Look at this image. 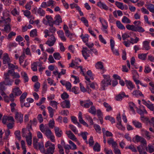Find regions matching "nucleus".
<instances>
[{
	"label": "nucleus",
	"instance_id": "obj_1",
	"mask_svg": "<svg viewBox=\"0 0 154 154\" xmlns=\"http://www.w3.org/2000/svg\"><path fill=\"white\" fill-rule=\"evenodd\" d=\"M44 33L45 34L44 37L47 38L49 36L47 41L45 42V44L49 47L53 46L55 43L56 39L53 34L50 35V32L48 29H46L44 30Z\"/></svg>",
	"mask_w": 154,
	"mask_h": 154
},
{
	"label": "nucleus",
	"instance_id": "obj_2",
	"mask_svg": "<svg viewBox=\"0 0 154 154\" xmlns=\"http://www.w3.org/2000/svg\"><path fill=\"white\" fill-rule=\"evenodd\" d=\"M104 79L102 80L101 83V89L104 90L105 87L111 84V80L109 75H103Z\"/></svg>",
	"mask_w": 154,
	"mask_h": 154
},
{
	"label": "nucleus",
	"instance_id": "obj_3",
	"mask_svg": "<svg viewBox=\"0 0 154 154\" xmlns=\"http://www.w3.org/2000/svg\"><path fill=\"white\" fill-rule=\"evenodd\" d=\"M45 148H48L47 149V152L45 153H48L49 154H53L54 152L55 149V145L51 143L49 141H47L45 144Z\"/></svg>",
	"mask_w": 154,
	"mask_h": 154
},
{
	"label": "nucleus",
	"instance_id": "obj_4",
	"mask_svg": "<svg viewBox=\"0 0 154 154\" xmlns=\"http://www.w3.org/2000/svg\"><path fill=\"white\" fill-rule=\"evenodd\" d=\"M126 28L129 30L139 32H143L145 30L141 26H136L133 25L127 24L126 26Z\"/></svg>",
	"mask_w": 154,
	"mask_h": 154
},
{
	"label": "nucleus",
	"instance_id": "obj_5",
	"mask_svg": "<svg viewBox=\"0 0 154 154\" xmlns=\"http://www.w3.org/2000/svg\"><path fill=\"white\" fill-rule=\"evenodd\" d=\"M48 139L50 140L53 142L55 141V136L51 131L48 128H45V130L43 133Z\"/></svg>",
	"mask_w": 154,
	"mask_h": 154
},
{
	"label": "nucleus",
	"instance_id": "obj_6",
	"mask_svg": "<svg viewBox=\"0 0 154 154\" xmlns=\"http://www.w3.org/2000/svg\"><path fill=\"white\" fill-rule=\"evenodd\" d=\"M133 141L135 143L139 142H140L143 145L147 144V142L145 139L139 136L138 135H136L132 139Z\"/></svg>",
	"mask_w": 154,
	"mask_h": 154
},
{
	"label": "nucleus",
	"instance_id": "obj_7",
	"mask_svg": "<svg viewBox=\"0 0 154 154\" xmlns=\"http://www.w3.org/2000/svg\"><path fill=\"white\" fill-rule=\"evenodd\" d=\"M143 104L146 106L151 111H153L154 110V105L152 104L149 100L146 101L144 100H142Z\"/></svg>",
	"mask_w": 154,
	"mask_h": 154
},
{
	"label": "nucleus",
	"instance_id": "obj_8",
	"mask_svg": "<svg viewBox=\"0 0 154 154\" xmlns=\"http://www.w3.org/2000/svg\"><path fill=\"white\" fill-rule=\"evenodd\" d=\"M15 96L13 94L11 93L9 96L5 95L3 97L5 101L7 103H9L10 101L13 102L14 100V97Z\"/></svg>",
	"mask_w": 154,
	"mask_h": 154
},
{
	"label": "nucleus",
	"instance_id": "obj_9",
	"mask_svg": "<svg viewBox=\"0 0 154 154\" xmlns=\"http://www.w3.org/2000/svg\"><path fill=\"white\" fill-rule=\"evenodd\" d=\"M141 134L142 135L145 137L147 140H149L153 137V136L150 134L148 131L144 129H142L141 130Z\"/></svg>",
	"mask_w": 154,
	"mask_h": 154
},
{
	"label": "nucleus",
	"instance_id": "obj_10",
	"mask_svg": "<svg viewBox=\"0 0 154 154\" xmlns=\"http://www.w3.org/2000/svg\"><path fill=\"white\" fill-rule=\"evenodd\" d=\"M15 118L17 122H22L23 119V116L20 112H18V111L15 112Z\"/></svg>",
	"mask_w": 154,
	"mask_h": 154
},
{
	"label": "nucleus",
	"instance_id": "obj_11",
	"mask_svg": "<svg viewBox=\"0 0 154 154\" xmlns=\"http://www.w3.org/2000/svg\"><path fill=\"white\" fill-rule=\"evenodd\" d=\"M60 105L63 108H69L70 107V101L69 100H65L62 102Z\"/></svg>",
	"mask_w": 154,
	"mask_h": 154
},
{
	"label": "nucleus",
	"instance_id": "obj_12",
	"mask_svg": "<svg viewBox=\"0 0 154 154\" xmlns=\"http://www.w3.org/2000/svg\"><path fill=\"white\" fill-rule=\"evenodd\" d=\"M3 63L4 64H8L11 62V60L9 57L7 53H5L3 54Z\"/></svg>",
	"mask_w": 154,
	"mask_h": 154
},
{
	"label": "nucleus",
	"instance_id": "obj_13",
	"mask_svg": "<svg viewBox=\"0 0 154 154\" xmlns=\"http://www.w3.org/2000/svg\"><path fill=\"white\" fill-rule=\"evenodd\" d=\"M22 93V91L19 87H16L12 89V93L15 97L20 95Z\"/></svg>",
	"mask_w": 154,
	"mask_h": 154
},
{
	"label": "nucleus",
	"instance_id": "obj_14",
	"mask_svg": "<svg viewBox=\"0 0 154 154\" xmlns=\"http://www.w3.org/2000/svg\"><path fill=\"white\" fill-rule=\"evenodd\" d=\"M22 134L23 137H25L26 138L32 135L30 131L25 128H23L22 129Z\"/></svg>",
	"mask_w": 154,
	"mask_h": 154
},
{
	"label": "nucleus",
	"instance_id": "obj_15",
	"mask_svg": "<svg viewBox=\"0 0 154 154\" xmlns=\"http://www.w3.org/2000/svg\"><path fill=\"white\" fill-rule=\"evenodd\" d=\"M66 134L70 139L73 141H77L76 137L70 131H66Z\"/></svg>",
	"mask_w": 154,
	"mask_h": 154
},
{
	"label": "nucleus",
	"instance_id": "obj_16",
	"mask_svg": "<svg viewBox=\"0 0 154 154\" xmlns=\"http://www.w3.org/2000/svg\"><path fill=\"white\" fill-rule=\"evenodd\" d=\"M78 119L79 121L81 123L86 127L88 126V125L83 120L82 117V114L81 112H79Z\"/></svg>",
	"mask_w": 154,
	"mask_h": 154
},
{
	"label": "nucleus",
	"instance_id": "obj_17",
	"mask_svg": "<svg viewBox=\"0 0 154 154\" xmlns=\"http://www.w3.org/2000/svg\"><path fill=\"white\" fill-rule=\"evenodd\" d=\"M149 41H145L143 42V49L148 50L150 49Z\"/></svg>",
	"mask_w": 154,
	"mask_h": 154
},
{
	"label": "nucleus",
	"instance_id": "obj_18",
	"mask_svg": "<svg viewBox=\"0 0 154 154\" xmlns=\"http://www.w3.org/2000/svg\"><path fill=\"white\" fill-rule=\"evenodd\" d=\"M97 5L100 8L107 10L108 9V7L105 3L99 2L97 4Z\"/></svg>",
	"mask_w": 154,
	"mask_h": 154
},
{
	"label": "nucleus",
	"instance_id": "obj_19",
	"mask_svg": "<svg viewBox=\"0 0 154 154\" xmlns=\"http://www.w3.org/2000/svg\"><path fill=\"white\" fill-rule=\"evenodd\" d=\"M58 36L60 38L61 40L65 42L66 40V38L64 35V33L62 30H59L57 32Z\"/></svg>",
	"mask_w": 154,
	"mask_h": 154
},
{
	"label": "nucleus",
	"instance_id": "obj_20",
	"mask_svg": "<svg viewBox=\"0 0 154 154\" xmlns=\"http://www.w3.org/2000/svg\"><path fill=\"white\" fill-rule=\"evenodd\" d=\"M125 97H128V95H126L125 94L124 92H122L117 95L115 98L117 100L120 101L122 100V98Z\"/></svg>",
	"mask_w": 154,
	"mask_h": 154
},
{
	"label": "nucleus",
	"instance_id": "obj_21",
	"mask_svg": "<svg viewBox=\"0 0 154 154\" xmlns=\"http://www.w3.org/2000/svg\"><path fill=\"white\" fill-rule=\"evenodd\" d=\"M147 9L151 12L153 13L152 15L154 18V5L152 4H147L146 5Z\"/></svg>",
	"mask_w": 154,
	"mask_h": 154
},
{
	"label": "nucleus",
	"instance_id": "obj_22",
	"mask_svg": "<svg viewBox=\"0 0 154 154\" xmlns=\"http://www.w3.org/2000/svg\"><path fill=\"white\" fill-rule=\"evenodd\" d=\"M54 132L56 136L58 137H60L62 134V131L59 129V128L56 127L54 128Z\"/></svg>",
	"mask_w": 154,
	"mask_h": 154
},
{
	"label": "nucleus",
	"instance_id": "obj_23",
	"mask_svg": "<svg viewBox=\"0 0 154 154\" xmlns=\"http://www.w3.org/2000/svg\"><path fill=\"white\" fill-rule=\"evenodd\" d=\"M137 112L140 115L146 114L147 112L145 109V107L143 106H141L139 109L137 110Z\"/></svg>",
	"mask_w": 154,
	"mask_h": 154
},
{
	"label": "nucleus",
	"instance_id": "obj_24",
	"mask_svg": "<svg viewBox=\"0 0 154 154\" xmlns=\"http://www.w3.org/2000/svg\"><path fill=\"white\" fill-rule=\"evenodd\" d=\"M3 79H4L3 82L5 84V85L11 86L12 85L13 81L10 78H3Z\"/></svg>",
	"mask_w": 154,
	"mask_h": 154
},
{
	"label": "nucleus",
	"instance_id": "obj_25",
	"mask_svg": "<svg viewBox=\"0 0 154 154\" xmlns=\"http://www.w3.org/2000/svg\"><path fill=\"white\" fill-rule=\"evenodd\" d=\"M126 85L128 89L130 90H132L134 88V85L130 81L126 80Z\"/></svg>",
	"mask_w": 154,
	"mask_h": 154
},
{
	"label": "nucleus",
	"instance_id": "obj_26",
	"mask_svg": "<svg viewBox=\"0 0 154 154\" xmlns=\"http://www.w3.org/2000/svg\"><path fill=\"white\" fill-rule=\"evenodd\" d=\"M8 23H6V24L4 25L5 27L4 29L3 30V31H5L7 33H8L11 30V27L9 25V24L10 23V20H8Z\"/></svg>",
	"mask_w": 154,
	"mask_h": 154
},
{
	"label": "nucleus",
	"instance_id": "obj_27",
	"mask_svg": "<svg viewBox=\"0 0 154 154\" xmlns=\"http://www.w3.org/2000/svg\"><path fill=\"white\" fill-rule=\"evenodd\" d=\"M95 67L97 69L102 70L103 71L104 69L103 63V62L100 61L97 62L95 65Z\"/></svg>",
	"mask_w": 154,
	"mask_h": 154
},
{
	"label": "nucleus",
	"instance_id": "obj_28",
	"mask_svg": "<svg viewBox=\"0 0 154 154\" xmlns=\"http://www.w3.org/2000/svg\"><path fill=\"white\" fill-rule=\"evenodd\" d=\"M22 11L23 12L24 15L27 18L34 19V18L32 17V16L31 15V13L29 10H26L25 11Z\"/></svg>",
	"mask_w": 154,
	"mask_h": 154
},
{
	"label": "nucleus",
	"instance_id": "obj_29",
	"mask_svg": "<svg viewBox=\"0 0 154 154\" xmlns=\"http://www.w3.org/2000/svg\"><path fill=\"white\" fill-rule=\"evenodd\" d=\"M29 23L30 24H33L34 26H36L38 28L40 26L38 20H35L34 21L33 20H30Z\"/></svg>",
	"mask_w": 154,
	"mask_h": 154
},
{
	"label": "nucleus",
	"instance_id": "obj_30",
	"mask_svg": "<svg viewBox=\"0 0 154 154\" xmlns=\"http://www.w3.org/2000/svg\"><path fill=\"white\" fill-rule=\"evenodd\" d=\"M88 111L91 114L95 115L96 113V110L95 107L94 106H91L90 108L88 109Z\"/></svg>",
	"mask_w": 154,
	"mask_h": 154
},
{
	"label": "nucleus",
	"instance_id": "obj_31",
	"mask_svg": "<svg viewBox=\"0 0 154 154\" xmlns=\"http://www.w3.org/2000/svg\"><path fill=\"white\" fill-rule=\"evenodd\" d=\"M38 148L41 152L44 153H45V150L43 142H41L38 143Z\"/></svg>",
	"mask_w": 154,
	"mask_h": 154
},
{
	"label": "nucleus",
	"instance_id": "obj_32",
	"mask_svg": "<svg viewBox=\"0 0 154 154\" xmlns=\"http://www.w3.org/2000/svg\"><path fill=\"white\" fill-rule=\"evenodd\" d=\"M93 105V102L90 100L85 101L84 107L85 108H88L90 107H91Z\"/></svg>",
	"mask_w": 154,
	"mask_h": 154
},
{
	"label": "nucleus",
	"instance_id": "obj_33",
	"mask_svg": "<svg viewBox=\"0 0 154 154\" xmlns=\"http://www.w3.org/2000/svg\"><path fill=\"white\" fill-rule=\"evenodd\" d=\"M133 96L137 97L139 96H143V94H142V92L140 91L139 90H135L132 93Z\"/></svg>",
	"mask_w": 154,
	"mask_h": 154
},
{
	"label": "nucleus",
	"instance_id": "obj_34",
	"mask_svg": "<svg viewBox=\"0 0 154 154\" xmlns=\"http://www.w3.org/2000/svg\"><path fill=\"white\" fill-rule=\"evenodd\" d=\"M37 14H39L41 16L44 17L45 15V11L41 8H39L37 9Z\"/></svg>",
	"mask_w": 154,
	"mask_h": 154
},
{
	"label": "nucleus",
	"instance_id": "obj_35",
	"mask_svg": "<svg viewBox=\"0 0 154 154\" xmlns=\"http://www.w3.org/2000/svg\"><path fill=\"white\" fill-rule=\"evenodd\" d=\"M146 151L150 153H152L154 152V147L153 146L149 144L148 146L146 148Z\"/></svg>",
	"mask_w": 154,
	"mask_h": 154
},
{
	"label": "nucleus",
	"instance_id": "obj_36",
	"mask_svg": "<svg viewBox=\"0 0 154 154\" xmlns=\"http://www.w3.org/2000/svg\"><path fill=\"white\" fill-rule=\"evenodd\" d=\"M93 149L95 151L99 152L100 150V146L98 143L97 142L94 146Z\"/></svg>",
	"mask_w": 154,
	"mask_h": 154
},
{
	"label": "nucleus",
	"instance_id": "obj_37",
	"mask_svg": "<svg viewBox=\"0 0 154 154\" xmlns=\"http://www.w3.org/2000/svg\"><path fill=\"white\" fill-rule=\"evenodd\" d=\"M21 76L23 78L24 81L25 82H27L29 80V78L25 72L22 71L21 72Z\"/></svg>",
	"mask_w": 154,
	"mask_h": 154
},
{
	"label": "nucleus",
	"instance_id": "obj_38",
	"mask_svg": "<svg viewBox=\"0 0 154 154\" xmlns=\"http://www.w3.org/2000/svg\"><path fill=\"white\" fill-rule=\"evenodd\" d=\"M2 19H10L9 15V12L8 11H5L3 14L2 17Z\"/></svg>",
	"mask_w": 154,
	"mask_h": 154
},
{
	"label": "nucleus",
	"instance_id": "obj_39",
	"mask_svg": "<svg viewBox=\"0 0 154 154\" xmlns=\"http://www.w3.org/2000/svg\"><path fill=\"white\" fill-rule=\"evenodd\" d=\"M27 95V93L26 92L23 93L20 98V103H24L25 101V99L26 98Z\"/></svg>",
	"mask_w": 154,
	"mask_h": 154
},
{
	"label": "nucleus",
	"instance_id": "obj_40",
	"mask_svg": "<svg viewBox=\"0 0 154 154\" xmlns=\"http://www.w3.org/2000/svg\"><path fill=\"white\" fill-rule=\"evenodd\" d=\"M25 57L26 55L25 53L23 52L19 58V63L20 65H22V64L24 61V60Z\"/></svg>",
	"mask_w": 154,
	"mask_h": 154
},
{
	"label": "nucleus",
	"instance_id": "obj_41",
	"mask_svg": "<svg viewBox=\"0 0 154 154\" xmlns=\"http://www.w3.org/2000/svg\"><path fill=\"white\" fill-rule=\"evenodd\" d=\"M12 70L11 69L8 70L7 72H4L3 78H10V75L12 76Z\"/></svg>",
	"mask_w": 154,
	"mask_h": 154
},
{
	"label": "nucleus",
	"instance_id": "obj_42",
	"mask_svg": "<svg viewBox=\"0 0 154 154\" xmlns=\"http://www.w3.org/2000/svg\"><path fill=\"white\" fill-rule=\"evenodd\" d=\"M8 67L9 69H11V70L14 71L15 69H17L18 67L17 65H14L13 64L9 63L8 64Z\"/></svg>",
	"mask_w": 154,
	"mask_h": 154
},
{
	"label": "nucleus",
	"instance_id": "obj_43",
	"mask_svg": "<svg viewBox=\"0 0 154 154\" xmlns=\"http://www.w3.org/2000/svg\"><path fill=\"white\" fill-rule=\"evenodd\" d=\"M47 109L50 117L52 118L54 116V110L50 106L48 107Z\"/></svg>",
	"mask_w": 154,
	"mask_h": 154
},
{
	"label": "nucleus",
	"instance_id": "obj_44",
	"mask_svg": "<svg viewBox=\"0 0 154 154\" xmlns=\"http://www.w3.org/2000/svg\"><path fill=\"white\" fill-rule=\"evenodd\" d=\"M115 5L119 8L122 10L124 9V7L123 3L118 1H116L115 2Z\"/></svg>",
	"mask_w": 154,
	"mask_h": 154
},
{
	"label": "nucleus",
	"instance_id": "obj_45",
	"mask_svg": "<svg viewBox=\"0 0 154 154\" xmlns=\"http://www.w3.org/2000/svg\"><path fill=\"white\" fill-rule=\"evenodd\" d=\"M69 128L72 130V131L75 134H77L78 133V131L77 130L76 127L72 125H69Z\"/></svg>",
	"mask_w": 154,
	"mask_h": 154
},
{
	"label": "nucleus",
	"instance_id": "obj_46",
	"mask_svg": "<svg viewBox=\"0 0 154 154\" xmlns=\"http://www.w3.org/2000/svg\"><path fill=\"white\" fill-rule=\"evenodd\" d=\"M85 119L90 122L91 125H93L94 122L93 119L90 116L86 114L85 115Z\"/></svg>",
	"mask_w": 154,
	"mask_h": 154
},
{
	"label": "nucleus",
	"instance_id": "obj_47",
	"mask_svg": "<svg viewBox=\"0 0 154 154\" xmlns=\"http://www.w3.org/2000/svg\"><path fill=\"white\" fill-rule=\"evenodd\" d=\"M51 20H43V22L46 25L52 26L53 25V23Z\"/></svg>",
	"mask_w": 154,
	"mask_h": 154
},
{
	"label": "nucleus",
	"instance_id": "obj_48",
	"mask_svg": "<svg viewBox=\"0 0 154 154\" xmlns=\"http://www.w3.org/2000/svg\"><path fill=\"white\" fill-rule=\"evenodd\" d=\"M82 39L83 41L85 43H86L88 40L89 36L88 34H86L84 35H82L81 36Z\"/></svg>",
	"mask_w": 154,
	"mask_h": 154
},
{
	"label": "nucleus",
	"instance_id": "obj_49",
	"mask_svg": "<svg viewBox=\"0 0 154 154\" xmlns=\"http://www.w3.org/2000/svg\"><path fill=\"white\" fill-rule=\"evenodd\" d=\"M30 35L31 37H34L37 36V30L36 29L32 30L30 32Z\"/></svg>",
	"mask_w": 154,
	"mask_h": 154
},
{
	"label": "nucleus",
	"instance_id": "obj_50",
	"mask_svg": "<svg viewBox=\"0 0 154 154\" xmlns=\"http://www.w3.org/2000/svg\"><path fill=\"white\" fill-rule=\"evenodd\" d=\"M11 109V111L12 112H14L15 113L17 111V110L15 108L16 106V104L14 103H12L10 104Z\"/></svg>",
	"mask_w": 154,
	"mask_h": 154
},
{
	"label": "nucleus",
	"instance_id": "obj_51",
	"mask_svg": "<svg viewBox=\"0 0 154 154\" xmlns=\"http://www.w3.org/2000/svg\"><path fill=\"white\" fill-rule=\"evenodd\" d=\"M132 122L133 125L136 128H140L142 127V124L140 122L135 120L133 121Z\"/></svg>",
	"mask_w": 154,
	"mask_h": 154
},
{
	"label": "nucleus",
	"instance_id": "obj_52",
	"mask_svg": "<svg viewBox=\"0 0 154 154\" xmlns=\"http://www.w3.org/2000/svg\"><path fill=\"white\" fill-rule=\"evenodd\" d=\"M76 22L74 20H71L69 22V26L70 29L73 28L76 25Z\"/></svg>",
	"mask_w": 154,
	"mask_h": 154
},
{
	"label": "nucleus",
	"instance_id": "obj_53",
	"mask_svg": "<svg viewBox=\"0 0 154 154\" xmlns=\"http://www.w3.org/2000/svg\"><path fill=\"white\" fill-rule=\"evenodd\" d=\"M105 119L106 120H109L112 123H115V119L109 116H107L105 117Z\"/></svg>",
	"mask_w": 154,
	"mask_h": 154
},
{
	"label": "nucleus",
	"instance_id": "obj_54",
	"mask_svg": "<svg viewBox=\"0 0 154 154\" xmlns=\"http://www.w3.org/2000/svg\"><path fill=\"white\" fill-rule=\"evenodd\" d=\"M53 56L55 59L59 60L61 58V57L60 53L58 52H55L53 54Z\"/></svg>",
	"mask_w": 154,
	"mask_h": 154
},
{
	"label": "nucleus",
	"instance_id": "obj_55",
	"mask_svg": "<svg viewBox=\"0 0 154 154\" xmlns=\"http://www.w3.org/2000/svg\"><path fill=\"white\" fill-rule=\"evenodd\" d=\"M104 106L106 109V111L107 112L112 110V108L111 106L106 102H104L103 103Z\"/></svg>",
	"mask_w": 154,
	"mask_h": 154
},
{
	"label": "nucleus",
	"instance_id": "obj_56",
	"mask_svg": "<svg viewBox=\"0 0 154 154\" xmlns=\"http://www.w3.org/2000/svg\"><path fill=\"white\" fill-rule=\"evenodd\" d=\"M12 76L14 79H19L20 77V75L17 72H15L13 70H12Z\"/></svg>",
	"mask_w": 154,
	"mask_h": 154
},
{
	"label": "nucleus",
	"instance_id": "obj_57",
	"mask_svg": "<svg viewBox=\"0 0 154 154\" xmlns=\"http://www.w3.org/2000/svg\"><path fill=\"white\" fill-rule=\"evenodd\" d=\"M147 54H141L138 55V57L139 59L142 60H145Z\"/></svg>",
	"mask_w": 154,
	"mask_h": 154
},
{
	"label": "nucleus",
	"instance_id": "obj_58",
	"mask_svg": "<svg viewBox=\"0 0 154 154\" xmlns=\"http://www.w3.org/2000/svg\"><path fill=\"white\" fill-rule=\"evenodd\" d=\"M116 24L118 28L121 29H125V26L121 23L119 21L117 20L116 22Z\"/></svg>",
	"mask_w": 154,
	"mask_h": 154
},
{
	"label": "nucleus",
	"instance_id": "obj_59",
	"mask_svg": "<svg viewBox=\"0 0 154 154\" xmlns=\"http://www.w3.org/2000/svg\"><path fill=\"white\" fill-rule=\"evenodd\" d=\"M50 105L53 107L54 108H55L56 109H57V105L58 103L55 100H51L50 102Z\"/></svg>",
	"mask_w": 154,
	"mask_h": 154
},
{
	"label": "nucleus",
	"instance_id": "obj_60",
	"mask_svg": "<svg viewBox=\"0 0 154 154\" xmlns=\"http://www.w3.org/2000/svg\"><path fill=\"white\" fill-rule=\"evenodd\" d=\"M103 28H107L108 27L107 23L105 20H100Z\"/></svg>",
	"mask_w": 154,
	"mask_h": 154
},
{
	"label": "nucleus",
	"instance_id": "obj_61",
	"mask_svg": "<svg viewBox=\"0 0 154 154\" xmlns=\"http://www.w3.org/2000/svg\"><path fill=\"white\" fill-rule=\"evenodd\" d=\"M94 127L97 132L99 133H101V128L99 125L97 124H94Z\"/></svg>",
	"mask_w": 154,
	"mask_h": 154
},
{
	"label": "nucleus",
	"instance_id": "obj_62",
	"mask_svg": "<svg viewBox=\"0 0 154 154\" xmlns=\"http://www.w3.org/2000/svg\"><path fill=\"white\" fill-rule=\"evenodd\" d=\"M130 110L132 111L133 113L134 114L135 112L134 108L135 107V106L133 102H130L129 104Z\"/></svg>",
	"mask_w": 154,
	"mask_h": 154
},
{
	"label": "nucleus",
	"instance_id": "obj_63",
	"mask_svg": "<svg viewBox=\"0 0 154 154\" xmlns=\"http://www.w3.org/2000/svg\"><path fill=\"white\" fill-rule=\"evenodd\" d=\"M5 84L3 81H2L0 82V91H5L6 89L5 88Z\"/></svg>",
	"mask_w": 154,
	"mask_h": 154
},
{
	"label": "nucleus",
	"instance_id": "obj_64",
	"mask_svg": "<svg viewBox=\"0 0 154 154\" xmlns=\"http://www.w3.org/2000/svg\"><path fill=\"white\" fill-rule=\"evenodd\" d=\"M26 138L27 144L29 146H30L32 144V135L29 137H27Z\"/></svg>",
	"mask_w": 154,
	"mask_h": 154
}]
</instances>
